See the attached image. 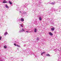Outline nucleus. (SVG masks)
<instances>
[{
	"label": "nucleus",
	"mask_w": 61,
	"mask_h": 61,
	"mask_svg": "<svg viewBox=\"0 0 61 61\" xmlns=\"http://www.w3.org/2000/svg\"><path fill=\"white\" fill-rule=\"evenodd\" d=\"M25 29L23 28L21 30H20L19 31V32H25Z\"/></svg>",
	"instance_id": "obj_1"
},
{
	"label": "nucleus",
	"mask_w": 61,
	"mask_h": 61,
	"mask_svg": "<svg viewBox=\"0 0 61 61\" xmlns=\"http://www.w3.org/2000/svg\"><path fill=\"white\" fill-rule=\"evenodd\" d=\"M49 35H50V36H53V34L52 33H51V32H49Z\"/></svg>",
	"instance_id": "obj_2"
},
{
	"label": "nucleus",
	"mask_w": 61,
	"mask_h": 61,
	"mask_svg": "<svg viewBox=\"0 0 61 61\" xmlns=\"http://www.w3.org/2000/svg\"><path fill=\"white\" fill-rule=\"evenodd\" d=\"M21 21L22 22H24V19L23 18H21Z\"/></svg>",
	"instance_id": "obj_3"
},
{
	"label": "nucleus",
	"mask_w": 61,
	"mask_h": 61,
	"mask_svg": "<svg viewBox=\"0 0 61 61\" xmlns=\"http://www.w3.org/2000/svg\"><path fill=\"white\" fill-rule=\"evenodd\" d=\"M46 53V52H43L41 53V56H43V54H45Z\"/></svg>",
	"instance_id": "obj_4"
},
{
	"label": "nucleus",
	"mask_w": 61,
	"mask_h": 61,
	"mask_svg": "<svg viewBox=\"0 0 61 61\" xmlns=\"http://www.w3.org/2000/svg\"><path fill=\"white\" fill-rule=\"evenodd\" d=\"M5 0H4V1H3V3H7V1H5Z\"/></svg>",
	"instance_id": "obj_5"
},
{
	"label": "nucleus",
	"mask_w": 61,
	"mask_h": 61,
	"mask_svg": "<svg viewBox=\"0 0 61 61\" xmlns=\"http://www.w3.org/2000/svg\"><path fill=\"white\" fill-rule=\"evenodd\" d=\"M5 7L6 8H9V7H8V6H7V5H5Z\"/></svg>",
	"instance_id": "obj_6"
},
{
	"label": "nucleus",
	"mask_w": 61,
	"mask_h": 61,
	"mask_svg": "<svg viewBox=\"0 0 61 61\" xmlns=\"http://www.w3.org/2000/svg\"><path fill=\"white\" fill-rule=\"evenodd\" d=\"M39 19L40 21H41L42 20V18H41V17H39Z\"/></svg>",
	"instance_id": "obj_7"
},
{
	"label": "nucleus",
	"mask_w": 61,
	"mask_h": 61,
	"mask_svg": "<svg viewBox=\"0 0 61 61\" xmlns=\"http://www.w3.org/2000/svg\"><path fill=\"white\" fill-rule=\"evenodd\" d=\"M23 24H22L20 25V26L21 27H23Z\"/></svg>",
	"instance_id": "obj_8"
},
{
	"label": "nucleus",
	"mask_w": 61,
	"mask_h": 61,
	"mask_svg": "<svg viewBox=\"0 0 61 61\" xmlns=\"http://www.w3.org/2000/svg\"><path fill=\"white\" fill-rule=\"evenodd\" d=\"M7 32H5L4 33L5 36H6V35H7Z\"/></svg>",
	"instance_id": "obj_9"
},
{
	"label": "nucleus",
	"mask_w": 61,
	"mask_h": 61,
	"mask_svg": "<svg viewBox=\"0 0 61 61\" xmlns=\"http://www.w3.org/2000/svg\"><path fill=\"white\" fill-rule=\"evenodd\" d=\"M46 56H50V55L49 54H46Z\"/></svg>",
	"instance_id": "obj_10"
},
{
	"label": "nucleus",
	"mask_w": 61,
	"mask_h": 61,
	"mask_svg": "<svg viewBox=\"0 0 61 61\" xmlns=\"http://www.w3.org/2000/svg\"><path fill=\"white\" fill-rule=\"evenodd\" d=\"M9 3L10 4V5H12V4H13L12 2H10V1H9Z\"/></svg>",
	"instance_id": "obj_11"
},
{
	"label": "nucleus",
	"mask_w": 61,
	"mask_h": 61,
	"mask_svg": "<svg viewBox=\"0 0 61 61\" xmlns=\"http://www.w3.org/2000/svg\"><path fill=\"white\" fill-rule=\"evenodd\" d=\"M36 31H37V30H36V29H35L34 30V32H36Z\"/></svg>",
	"instance_id": "obj_12"
},
{
	"label": "nucleus",
	"mask_w": 61,
	"mask_h": 61,
	"mask_svg": "<svg viewBox=\"0 0 61 61\" xmlns=\"http://www.w3.org/2000/svg\"><path fill=\"white\" fill-rule=\"evenodd\" d=\"M51 30L52 31H54V28H51Z\"/></svg>",
	"instance_id": "obj_13"
},
{
	"label": "nucleus",
	"mask_w": 61,
	"mask_h": 61,
	"mask_svg": "<svg viewBox=\"0 0 61 61\" xmlns=\"http://www.w3.org/2000/svg\"><path fill=\"white\" fill-rule=\"evenodd\" d=\"M6 47H7L5 45L4 46V48H6Z\"/></svg>",
	"instance_id": "obj_14"
},
{
	"label": "nucleus",
	"mask_w": 61,
	"mask_h": 61,
	"mask_svg": "<svg viewBox=\"0 0 61 61\" xmlns=\"http://www.w3.org/2000/svg\"><path fill=\"white\" fill-rule=\"evenodd\" d=\"M14 45L15 46H17V45H16V44H15L14 43Z\"/></svg>",
	"instance_id": "obj_15"
},
{
	"label": "nucleus",
	"mask_w": 61,
	"mask_h": 61,
	"mask_svg": "<svg viewBox=\"0 0 61 61\" xmlns=\"http://www.w3.org/2000/svg\"><path fill=\"white\" fill-rule=\"evenodd\" d=\"M1 39H2V37H0V40H1Z\"/></svg>",
	"instance_id": "obj_16"
},
{
	"label": "nucleus",
	"mask_w": 61,
	"mask_h": 61,
	"mask_svg": "<svg viewBox=\"0 0 61 61\" xmlns=\"http://www.w3.org/2000/svg\"><path fill=\"white\" fill-rule=\"evenodd\" d=\"M17 46H18V47H20V46H19L18 45H17Z\"/></svg>",
	"instance_id": "obj_17"
},
{
	"label": "nucleus",
	"mask_w": 61,
	"mask_h": 61,
	"mask_svg": "<svg viewBox=\"0 0 61 61\" xmlns=\"http://www.w3.org/2000/svg\"><path fill=\"white\" fill-rule=\"evenodd\" d=\"M51 5H54V3L53 2L51 3Z\"/></svg>",
	"instance_id": "obj_18"
},
{
	"label": "nucleus",
	"mask_w": 61,
	"mask_h": 61,
	"mask_svg": "<svg viewBox=\"0 0 61 61\" xmlns=\"http://www.w3.org/2000/svg\"><path fill=\"white\" fill-rule=\"evenodd\" d=\"M25 30H26V31L28 30H27V29H25Z\"/></svg>",
	"instance_id": "obj_19"
},
{
	"label": "nucleus",
	"mask_w": 61,
	"mask_h": 61,
	"mask_svg": "<svg viewBox=\"0 0 61 61\" xmlns=\"http://www.w3.org/2000/svg\"><path fill=\"white\" fill-rule=\"evenodd\" d=\"M37 41H38V40H39V39H38V38H37Z\"/></svg>",
	"instance_id": "obj_20"
},
{
	"label": "nucleus",
	"mask_w": 61,
	"mask_h": 61,
	"mask_svg": "<svg viewBox=\"0 0 61 61\" xmlns=\"http://www.w3.org/2000/svg\"><path fill=\"white\" fill-rule=\"evenodd\" d=\"M26 32H29L28 31H26Z\"/></svg>",
	"instance_id": "obj_21"
},
{
	"label": "nucleus",
	"mask_w": 61,
	"mask_h": 61,
	"mask_svg": "<svg viewBox=\"0 0 61 61\" xmlns=\"http://www.w3.org/2000/svg\"><path fill=\"white\" fill-rule=\"evenodd\" d=\"M0 61H2V60H0Z\"/></svg>",
	"instance_id": "obj_22"
},
{
	"label": "nucleus",
	"mask_w": 61,
	"mask_h": 61,
	"mask_svg": "<svg viewBox=\"0 0 61 61\" xmlns=\"http://www.w3.org/2000/svg\"><path fill=\"white\" fill-rule=\"evenodd\" d=\"M55 29V28H54V30Z\"/></svg>",
	"instance_id": "obj_23"
},
{
	"label": "nucleus",
	"mask_w": 61,
	"mask_h": 61,
	"mask_svg": "<svg viewBox=\"0 0 61 61\" xmlns=\"http://www.w3.org/2000/svg\"><path fill=\"white\" fill-rule=\"evenodd\" d=\"M17 49L18 50V48H17Z\"/></svg>",
	"instance_id": "obj_24"
},
{
	"label": "nucleus",
	"mask_w": 61,
	"mask_h": 61,
	"mask_svg": "<svg viewBox=\"0 0 61 61\" xmlns=\"http://www.w3.org/2000/svg\"><path fill=\"white\" fill-rule=\"evenodd\" d=\"M21 11H20V13H21Z\"/></svg>",
	"instance_id": "obj_25"
},
{
	"label": "nucleus",
	"mask_w": 61,
	"mask_h": 61,
	"mask_svg": "<svg viewBox=\"0 0 61 61\" xmlns=\"http://www.w3.org/2000/svg\"><path fill=\"white\" fill-rule=\"evenodd\" d=\"M54 3H55V2H54Z\"/></svg>",
	"instance_id": "obj_26"
},
{
	"label": "nucleus",
	"mask_w": 61,
	"mask_h": 61,
	"mask_svg": "<svg viewBox=\"0 0 61 61\" xmlns=\"http://www.w3.org/2000/svg\"><path fill=\"white\" fill-rule=\"evenodd\" d=\"M57 50V49H56L55 50Z\"/></svg>",
	"instance_id": "obj_27"
}]
</instances>
